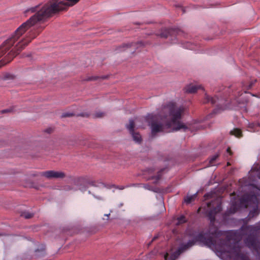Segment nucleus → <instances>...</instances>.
Here are the masks:
<instances>
[{
	"mask_svg": "<svg viewBox=\"0 0 260 260\" xmlns=\"http://www.w3.org/2000/svg\"><path fill=\"white\" fill-rule=\"evenodd\" d=\"M34 176H41L45 177L48 179L63 178L66 175L64 173L60 171H55L53 170L41 172L39 174H33Z\"/></svg>",
	"mask_w": 260,
	"mask_h": 260,
	"instance_id": "423d86ee",
	"label": "nucleus"
},
{
	"mask_svg": "<svg viewBox=\"0 0 260 260\" xmlns=\"http://www.w3.org/2000/svg\"><path fill=\"white\" fill-rule=\"evenodd\" d=\"M79 0H49L43 5H37L26 10V12L35 13L26 21L21 24L0 46V58L9 50L18 41L19 42L5 57L0 61V68L10 62L14 57L25 48L31 41L36 38L43 29L42 26L33 27L21 37L38 22L44 21L59 11L77 4Z\"/></svg>",
	"mask_w": 260,
	"mask_h": 260,
	"instance_id": "f257e3e1",
	"label": "nucleus"
},
{
	"mask_svg": "<svg viewBox=\"0 0 260 260\" xmlns=\"http://www.w3.org/2000/svg\"><path fill=\"white\" fill-rule=\"evenodd\" d=\"M73 115V114L72 113L66 112V113H64L62 114V117H71Z\"/></svg>",
	"mask_w": 260,
	"mask_h": 260,
	"instance_id": "a878e982",
	"label": "nucleus"
},
{
	"mask_svg": "<svg viewBox=\"0 0 260 260\" xmlns=\"http://www.w3.org/2000/svg\"><path fill=\"white\" fill-rule=\"evenodd\" d=\"M242 94V93L240 90H236L233 92L232 97L230 98L232 99L233 98H237L238 96H241Z\"/></svg>",
	"mask_w": 260,
	"mask_h": 260,
	"instance_id": "412c9836",
	"label": "nucleus"
},
{
	"mask_svg": "<svg viewBox=\"0 0 260 260\" xmlns=\"http://www.w3.org/2000/svg\"><path fill=\"white\" fill-rule=\"evenodd\" d=\"M136 45L135 43H132L131 44H124L122 46H119V50L120 51H124L125 50V48H127L128 47H131L132 46H134Z\"/></svg>",
	"mask_w": 260,
	"mask_h": 260,
	"instance_id": "6ab92c4d",
	"label": "nucleus"
},
{
	"mask_svg": "<svg viewBox=\"0 0 260 260\" xmlns=\"http://www.w3.org/2000/svg\"><path fill=\"white\" fill-rule=\"evenodd\" d=\"M158 236H159V235H156V236H154V237L153 238V239H152V240H151V242L148 244V246H149L153 241H154V240H155L156 239H157L158 238Z\"/></svg>",
	"mask_w": 260,
	"mask_h": 260,
	"instance_id": "7c9ffc66",
	"label": "nucleus"
},
{
	"mask_svg": "<svg viewBox=\"0 0 260 260\" xmlns=\"http://www.w3.org/2000/svg\"><path fill=\"white\" fill-rule=\"evenodd\" d=\"M221 201L219 198L215 199L207 204L206 212L211 222L215 220V215L221 210Z\"/></svg>",
	"mask_w": 260,
	"mask_h": 260,
	"instance_id": "39448f33",
	"label": "nucleus"
},
{
	"mask_svg": "<svg viewBox=\"0 0 260 260\" xmlns=\"http://www.w3.org/2000/svg\"><path fill=\"white\" fill-rule=\"evenodd\" d=\"M200 88L203 89V87L201 85L197 86L193 84H189L185 87L184 90L186 92L193 93L197 92V91Z\"/></svg>",
	"mask_w": 260,
	"mask_h": 260,
	"instance_id": "f8f14e48",
	"label": "nucleus"
},
{
	"mask_svg": "<svg viewBox=\"0 0 260 260\" xmlns=\"http://www.w3.org/2000/svg\"><path fill=\"white\" fill-rule=\"evenodd\" d=\"M196 198V196H187L186 199H185V201L186 203L189 204L192 201L194 200Z\"/></svg>",
	"mask_w": 260,
	"mask_h": 260,
	"instance_id": "4be33fe9",
	"label": "nucleus"
},
{
	"mask_svg": "<svg viewBox=\"0 0 260 260\" xmlns=\"http://www.w3.org/2000/svg\"><path fill=\"white\" fill-rule=\"evenodd\" d=\"M255 228H259V227H258V226H255Z\"/></svg>",
	"mask_w": 260,
	"mask_h": 260,
	"instance_id": "37998d69",
	"label": "nucleus"
},
{
	"mask_svg": "<svg viewBox=\"0 0 260 260\" xmlns=\"http://www.w3.org/2000/svg\"><path fill=\"white\" fill-rule=\"evenodd\" d=\"M52 132V129L51 128H49V129H47L46 130V132L48 133H50Z\"/></svg>",
	"mask_w": 260,
	"mask_h": 260,
	"instance_id": "e433bc0d",
	"label": "nucleus"
},
{
	"mask_svg": "<svg viewBox=\"0 0 260 260\" xmlns=\"http://www.w3.org/2000/svg\"><path fill=\"white\" fill-rule=\"evenodd\" d=\"M226 151H227V152L229 153L230 155H231L232 154V150L230 147H228L227 148Z\"/></svg>",
	"mask_w": 260,
	"mask_h": 260,
	"instance_id": "473e14b6",
	"label": "nucleus"
},
{
	"mask_svg": "<svg viewBox=\"0 0 260 260\" xmlns=\"http://www.w3.org/2000/svg\"><path fill=\"white\" fill-rule=\"evenodd\" d=\"M84 230L82 232L86 233L87 235L92 234L94 233V232H93V231L90 230L91 229L86 228V229H84Z\"/></svg>",
	"mask_w": 260,
	"mask_h": 260,
	"instance_id": "393cba45",
	"label": "nucleus"
},
{
	"mask_svg": "<svg viewBox=\"0 0 260 260\" xmlns=\"http://www.w3.org/2000/svg\"><path fill=\"white\" fill-rule=\"evenodd\" d=\"M187 221L186 217L184 215H181L177 217L176 219V221L175 222V224L176 225H179L184 223Z\"/></svg>",
	"mask_w": 260,
	"mask_h": 260,
	"instance_id": "a211bd4d",
	"label": "nucleus"
},
{
	"mask_svg": "<svg viewBox=\"0 0 260 260\" xmlns=\"http://www.w3.org/2000/svg\"><path fill=\"white\" fill-rule=\"evenodd\" d=\"M248 129V131L251 132H257L260 129V124L258 122L250 123L249 124Z\"/></svg>",
	"mask_w": 260,
	"mask_h": 260,
	"instance_id": "4468645a",
	"label": "nucleus"
},
{
	"mask_svg": "<svg viewBox=\"0 0 260 260\" xmlns=\"http://www.w3.org/2000/svg\"><path fill=\"white\" fill-rule=\"evenodd\" d=\"M168 253H167L165 256H164V258L165 259V260H168L167 258H168Z\"/></svg>",
	"mask_w": 260,
	"mask_h": 260,
	"instance_id": "c9c22d12",
	"label": "nucleus"
},
{
	"mask_svg": "<svg viewBox=\"0 0 260 260\" xmlns=\"http://www.w3.org/2000/svg\"><path fill=\"white\" fill-rule=\"evenodd\" d=\"M219 156V154H215L214 155H213L209 159V165L210 166H214L215 165V160H216V159Z\"/></svg>",
	"mask_w": 260,
	"mask_h": 260,
	"instance_id": "aec40b11",
	"label": "nucleus"
},
{
	"mask_svg": "<svg viewBox=\"0 0 260 260\" xmlns=\"http://www.w3.org/2000/svg\"><path fill=\"white\" fill-rule=\"evenodd\" d=\"M193 229H189L187 233L193 240L182 245L171 255L170 260H175L181 253L192 246L196 241L208 246L216 244L225 245L229 248V252L235 256V260H249L246 254L240 251L239 242L242 239H244L247 246L258 251L259 242L256 234V230L259 229H239L236 231L229 232H222L218 230L219 229H204L202 231H192Z\"/></svg>",
	"mask_w": 260,
	"mask_h": 260,
	"instance_id": "f03ea898",
	"label": "nucleus"
},
{
	"mask_svg": "<svg viewBox=\"0 0 260 260\" xmlns=\"http://www.w3.org/2000/svg\"><path fill=\"white\" fill-rule=\"evenodd\" d=\"M257 202V197L254 194H245L238 201L232 203L230 208L225 212V216L235 213L240 208H247L252 204Z\"/></svg>",
	"mask_w": 260,
	"mask_h": 260,
	"instance_id": "20e7f679",
	"label": "nucleus"
},
{
	"mask_svg": "<svg viewBox=\"0 0 260 260\" xmlns=\"http://www.w3.org/2000/svg\"><path fill=\"white\" fill-rule=\"evenodd\" d=\"M156 169L154 168H148L145 171V174H148L149 175H150V176L148 178V180H155L154 181V183L155 184H156L158 182V180L160 179L161 176L162 174V172L165 170V169L163 168L160 169L157 172L156 175H154V173L156 171Z\"/></svg>",
	"mask_w": 260,
	"mask_h": 260,
	"instance_id": "6e6552de",
	"label": "nucleus"
},
{
	"mask_svg": "<svg viewBox=\"0 0 260 260\" xmlns=\"http://www.w3.org/2000/svg\"><path fill=\"white\" fill-rule=\"evenodd\" d=\"M105 115V113L102 112H96L94 115V117L95 118H101L103 117Z\"/></svg>",
	"mask_w": 260,
	"mask_h": 260,
	"instance_id": "b1692460",
	"label": "nucleus"
},
{
	"mask_svg": "<svg viewBox=\"0 0 260 260\" xmlns=\"http://www.w3.org/2000/svg\"><path fill=\"white\" fill-rule=\"evenodd\" d=\"M127 128L129 130V133L132 135L134 141L138 143H140L142 141L141 136L138 133H136L134 131L135 122L133 120H129L128 124L126 125Z\"/></svg>",
	"mask_w": 260,
	"mask_h": 260,
	"instance_id": "1a4fd4ad",
	"label": "nucleus"
},
{
	"mask_svg": "<svg viewBox=\"0 0 260 260\" xmlns=\"http://www.w3.org/2000/svg\"><path fill=\"white\" fill-rule=\"evenodd\" d=\"M183 112V107H177L175 103L170 102L162 107L159 114H149L145 119L150 126L153 136L164 132L166 126L170 127L175 126L174 130L175 131L181 129L186 131L188 127L180 121Z\"/></svg>",
	"mask_w": 260,
	"mask_h": 260,
	"instance_id": "7ed1b4c3",
	"label": "nucleus"
},
{
	"mask_svg": "<svg viewBox=\"0 0 260 260\" xmlns=\"http://www.w3.org/2000/svg\"><path fill=\"white\" fill-rule=\"evenodd\" d=\"M110 215V213L109 214H104V217L103 218V219L108 220L109 219Z\"/></svg>",
	"mask_w": 260,
	"mask_h": 260,
	"instance_id": "cd10ccee",
	"label": "nucleus"
},
{
	"mask_svg": "<svg viewBox=\"0 0 260 260\" xmlns=\"http://www.w3.org/2000/svg\"><path fill=\"white\" fill-rule=\"evenodd\" d=\"M117 188H118L119 189H121V190H122V189H124V188H125V187H124V186H118V187H117Z\"/></svg>",
	"mask_w": 260,
	"mask_h": 260,
	"instance_id": "f704fd0d",
	"label": "nucleus"
},
{
	"mask_svg": "<svg viewBox=\"0 0 260 260\" xmlns=\"http://www.w3.org/2000/svg\"><path fill=\"white\" fill-rule=\"evenodd\" d=\"M138 44H142V43L141 42H138Z\"/></svg>",
	"mask_w": 260,
	"mask_h": 260,
	"instance_id": "ea45409f",
	"label": "nucleus"
},
{
	"mask_svg": "<svg viewBox=\"0 0 260 260\" xmlns=\"http://www.w3.org/2000/svg\"><path fill=\"white\" fill-rule=\"evenodd\" d=\"M249 177L252 181L260 179V165L258 164L253 165L249 173Z\"/></svg>",
	"mask_w": 260,
	"mask_h": 260,
	"instance_id": "9d476101",
	"label": "nucleus"
},
{
	"mask_svg": "<svg viewBox=\"0 0 260 260\" xmlns=\"http://www.w3.org/2000/svg\"><path fill=\"white\" fill-rule=\"evenodd\" d=\"M98 78H99V77H91L87 79V80L91 81V80H95Z\"/></svg>",
	"mask_w": 260,
	"mask_h": 260,
	"instance_id": "2f4dec72",
	"label": "nucleus"
},
{
	"mask_svg": "<svg viewBox=\"0 0 260 260\" xmlns=\"http://www.w3.org/2000/svg\"><path fill=\"white\" fill-rule=\"evenodd\" d=\"M230 163L229 162H228V165H230Z\"/></svg>",
	"mask_w": 260,
	"mask_h": 260,
	"instance_id": "a19ab883",
	"label": "nucleus"
},
{
	"mask_svg": "<svg viewBox=\"0 0 260 260\" xmlns=\"http://www.w3.org/2000/svg\"><path fill=\"white\" fill-rule=\"evenodd\" d=\"M241 228H245V227L243 225V226H242V227H241Z\"/></svg>",
	"mask_w": 260,
	"mask_h": 260,
	"instance_id": "79ce46f5",
	"label": "nucleus"
},
{
	"mask_svg": "<svg viewBox=\"0 0 260 260\" xmlns=\"http://www.w3.org/2000/svg\"><path fill=\"white\" fill-rule=\"evenodd\" d=\"M45 254V247L43 245H41L40 248L36 249L35 251V256L37 258L44 256Z\"/></svg>",
	"mask_w": 260,
	"mask_h": 260,
	"instance_id": "ddd939ff",
	"label": "nucleus"
},
{
	"mask_svg": "<svg viewBox=\"0 0 260 260\" xmlns=\"http://www.w3.org/2000/svg\"><path fill=\"white\" fill-rule=\"evenodd\" d=\"M255 82V80L254 81H251L250 83H248V85H246L244 83H242V90L244 91V93H247V90L251 89L254 84V82Z\"/></svg>",
	"mask_w": 260,
	"mask_h": 260,
	"instance_id": "dca6fc26",
	"label": "nucleus"
},
{
	"mask_svg": "<svg viewBox=\"0 0 260 260\" xmlns=\"http://www.w3.org/2000/svg\"><path fill=\"white\" fill-rule=\"evenodd\" d=\"M4 78L5 79H12V78H13V76L11 75L10 74H7L5 76Z\"/></svg>",
	"mask_w": 260,
	"mask_h": 260,
	"instance_id": "c85d7f7f",
	"label": "nucleus"
},
{
	"mask_svg": "<svg viewBox=\"0 0 260 260\" xmlns=\"http://www.w3.org/2000/svg\"><path fill=\"white\" fill-rule=\"evenodd\" d=\"M79 115L82 116V117H88V114H87L86 113H81Z\"/></svg>",
	"mask_w": 260,
	"mask_h": 260,
	"instance_id": "72a5a7b5",
	"label": "nucleus"
},
{
	"mask_svg": "<svg viewBox=\"0 0 260 260\" xmlns=\"http://www.w3.org/2000/svg\"><path fill=\"white\" fill-rule=\"evenodd\" d=\"M187 49L193 50L195 49V45L191 44V43H187L186 46H185Z\"/></svg>",
	"mask_w": 260,
	"mask_h": 260,
	"instance_id": "5701e85b",
	"label": "nucleus"
},
{
	"mask_svg": "<svg viewBox=\"0 0 260 260\" xmlns=\"http://www.w3.org/2000/svg\"><path fill=\"white\" fill-rule=\"evenodd\" d=\"M11 112V109H5V110H3L1 111V113L2 114L6 113H9V112Z\"/></svg>",
	"mask_w": 260,
	"mask_h": 260,
	"instance_id": "c756f323",
	"label": "nucleus"
},
{
	"mask_svg": "<svg viewBox=\"0 0 260 260\" xmlns=\"http://www.w3.org/2000/svg\"><path fill=\"white\" fill-rule=\"evenodd\" d=\"M230 134L239 138L243 136L242 131L238 128H234L230 132Z\"/></svg>",
	"mask_w": 260,
	"mask_h": 260,
	"instance_id": "2eb2a0df",
	"label": "nucleus"
},
{
	"mask_svg": "<svg viewBox=\"0 0 260 260\" xmlns=\"http://www.w3.org/2000/svg\"><path fill=\"white\" fill-rule=\"evenodd\" d=\"M216 111H217V109H215V110H214V111H213V113H216V112H216Z\"/></svg>",
	"mask_w": 260,
	"mask_h": 260,
	"instance_id": "58836bf2",
	"label": "nucleus"
},
{
	"mask_svg": "<svg viewBox=\"0 0 260 260\" xmlns=\"http://www.w3.org/2000/svg\"><path fill=\"white\" fill-rule=\"evenodd\" d=\"M180 8L181 9V11H182V13H185V10H184V8H182V7H180Z\"/></svg>",
	"mask_w": 260,
	"mask_h": 260,
	"instance_id": "4c0bfd02",
	"label": "nucleus"
},
{
	"mask_svg": "<svg viewBox=\"0 0 260 260\" xmlns=\"http://www.w3.org/2000/svg\"><path fill=\"white\" fill-rule=\"evenodd\" d=\"M20 216L24 217L25 219H30L34 216L33 213H30L28 211H22L20 214Z\"/></svg>",
	"mask_w": 260,
	"mask_h": 260,
	"instance_id": "f3484780",
	"label": "nucleus"
},
{
	"mask_svg": "<svg viewBox=\"0 0 260 260\" xmlns=\"http://www.w3.org/2000/svg\"><path fill=\"white\" fill-rule=\"evenodd\" d=\"M183 34V32L178 28H169L165 29L162 30L160 34L161 38H167L169 37H176Z\"/></svg>",
	"mask_w": 260,
	"mask_h": 260,
	"instance_id": "0eeeda50",
	"label": "nucleus"
},
{
	"mask_svg": "<svg viewBox=\"0 0 260 260\" xmlns=\"http://www.w3.org/2000/svg\"><path fill=\"white\" fill-rule=\"evenodd\" d=\"M144 187L145 188V189H149V190H153L152 189V187L151 186H150L148 184H145L144 185Z\"/></svg>",
	"mask_w": 260,
	"mask_h": 260,
	"instance_id": "bb28decb",
	"label": "nucleus"
},
{
	"mask_svg": "<svg viewBox=\"0 0 260 260\" xmlns=\"http://www.w3.org/2000/svg\"><path fill=\"white\" fill-rule=\"evenodd\" d=\"M216 100H218V101L217 105L224 104V103L225 102H228V100H224V102H223V100L221 99H219L216 96L214 98H212L208 95L207 94H205V96L203 102L204 104L210 103L212 105H214L217 103Z\"/></svg>",
	"mask_w": 260,
	"mask_h": 260,
	"instance_id": "9b49d317",
	"label": "nucleus"
}]
</instances>
